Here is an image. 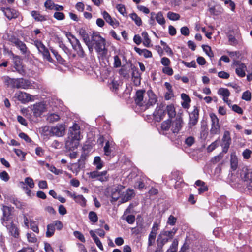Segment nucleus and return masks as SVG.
<instances>
[{
    "instance_id": "4",
    "label": "nucleus",
    "mask_w": 252,
    "mask_h": 252,
    "mask_svg": "<svg viewBox=\"0 0 252 252\" xmlns=\"http://www.w3.org/2000/svg\"><path fill=\"white\" fill-rule=\"evenodd\" d=\"M3 216L1 218V222L3 226H7L8 221H12L13 212L14 208L3 205L2 208Z\"/></svg>"
},
{
    "instance_id": "37",
    "label": "nucleus",
    "mask_w": 252,
    "mask_h": 252,
    "mask_svg": "<svg viewBox=\"0 0 252 252\" xmlns=\"http://www.w3.org/2000/svg\"><path fill=\"white\" fill-rule=\"evenodd\" d=\"M74 200L76 202L80 204L82 206L86 205V199L82 195H76V197H74Z\"/></svg>"
},
{
    "instance_id": "58",
    "label": "nucleus",
    "mask_w": 252,
    "mask_h": 252,
    "mask_svg": "<svg viewBox=\"0 0 252 252\" xmlns=\"http://www.w3.org/2000/svg\"><path fill=\"white\" fill-rule=\"evenodd\" d=\"M19 136L24 139L26 142L30 143L32 142L31 139L25 133L21 132L19 134Z\"/></svg>"
},
{
    "instance_id": "45",
    "label": "nucleus",
    "mask_w": 252,
    "mask_h": 252,
    "mask_svg": "<svg viewBox=\"0 0 252 252\" xmlns=\"http://www.w3.org/2000/svg\"><path fill=\"white\" fill-rule=\"evenodd\" d=\"M89 218L91 221L93 223H95L97 221L98 217L95 212L94 211H91L89 213Z\"/></svg>"
},
{
    "instance_id": "42",
    "label": "nucleus",
    "mask_w": 252,
    "mask_h": 252,
    "mask_svg": "<svg viewBox=\"0 0 252 252\" xmlns=\"http://www.w3.org/2000/svg\"><path fill=\"white\" fill-rule=\"evenodd\" d=\"M112 145V143H110L109 141H107V142L105 143V145L104 147V154L106 156H110L111 153V150L110 149V147Z\"/></svg>"
},
{
    "instance_id": "2",
    "label": "nucleus",
    "mask_w": 252,
    "mask_h": 252,
    "mask_svg": "<svg viewBox=\"0 0 252 252\" xmlns=\"http://www.w3.org/2000/svg\"><path fill=\"white\" fill-rule=\"evenodd\" d=\"M92 44L99 55L102 57H105L107 54V49L105 47V40L99 34L93 33L91 36Z\"/></svg>"
},
{
    "instance_id": "46",
    "label": "nucleus",
    "mask_w": 252,
    "mask_h": 252,
    "mask_svg": "<svg viewBox=\"0 0 252 252\" xmlns=\"http://www.w3.org/2000/svg\"><path fill=\"white\" fill-rule=\"evenodd\" d=\"M23 185H25V184H27L29 186L30 188H33L34 187V183L33 182V180L32 178L30 177H27L25 179V182H22L21 183Z\"/></svg>"
},
{
    "instance_id": "30",
    "label": "nucleus",
    "mask_w": 252,
    "mask_h": 252,
    "mask_svg": "<svg viewBox=\"0 0 252 252\" xmlns=\"http://www.w3.org/2000/svg\"><path fill=\"white\" fill-rule=\"evenodd\" d=\"M79 33L82 37L83 40L85 43H88L90 41L88 34L86 32L85 30L81 29L79 31Z\"/></svg>"
},
{
    "instance_id": "60",
    "label": "nucleus",
    "mask_w": 252,
    "mask_h": 252,
    "mask_svg": "<svg viewBox=\"0 0 252 252\" xmlns=\"http://www.w3.org/2000/svg\"><path fill=\"white\" fill-rule=\"evenodd\" d=\"M162 72L168 75H172L173 73V69L168 66L163 67L162 69Z\"/></svg>"
},
{
    "instance_id": "41",
    "label": "nucleus",
    "mask_w": 252,
    "mask_h": 252,
    "mask_svg": "<svg viewBox=\"0 0 252 252\" xmlns=\"http://www.w3.org/2000/svg\"><path fill=\"white\" fill-rule=\"evenodd\" d=\"M14 68L19 73L22 74L24 73V70L21 64V62L19 60H16L14 62Z\"/></svg>"
},
{
    "instance_id": "20",
    "label": "nucleus",
    "mask_w": 252,
    "mask_h": 252,
    "mask_svg": "<svg viewBox=\"0 0 252 252\" xmlns=\"http://www.w3.org/2000/svg\"><path fill=\"white\" fill-rule=\"evenodd\" d=\"M5 226L9 230V233L11 234L12 236L15 238H17L18 237V229L12 221L8 222L7 225Z\"/></svg>"
},
{
    "instance_id": "48",
    "label": "nucleus",
    "mask_w": 252,
    "mask_h": 252,
    "mask_svg": "<svg viewBox=\"0 0 252 252\" xmlns=\"http://www.w3.org/2000/svg\"><path fill=\"white\" fill-rule=\"evenodd\" d=\"M116 8L118 11L124 16L126 17L127 16V13L125 8V7L123 4H118L116 6Z\"/></svg>"
},
{
    "instance_id": "55",
    "label": "nucleus",
    "mask_w": 252,
    "mask_h": 252,
    "mask_svg": "<svg viewBox=\"0 0 252 252\" xmlns=\"http://www.w3.org/2000/svg\"><path fill=\"white\" fill-rule=\"evenodd\" d=\"M150 18L149 20V24L151 26H155L156 25V23L155 22V20H156V18H155V13L154 12H152L150 13Z\"/></svg>"
},
{
    "instance_id": "22",
    "label": "nucleus",
    "mask_w": 252,
    "mask_h": 252,
    "mask_svg": "<svg viewBox=\"0 0 252 252\" xmlns=\"http://www.w3.org/2000/svg\"><path fill=\"white\" fill-rule=\"evenodd\" d=\"M2 80L4 84L7 87L15 88L16 79L11 78L8 76H4L2 77Z\"/></svg>"
},
{
    "instance_id": "44",
    "label": "nucleus",
    "mask_w": 252,
    "mask_h": 252,
    "mask_svg": "<svg viewBox=\"0 0 252 252\" xmlns=\"http://www.w3.org/2000/svg\"><path fill=\"white\" fill-rule=\"evenodd\" d=\"M203 51L210 58L214 56L213 52L211 50V47L208 45H203L202 46Z\"/></svg>"
},
{
    "instance_id": "14",
    "label": "nucleus",
    "mask_w": 252,
    "mask_h": 252,
    "mask_svg": "<svg viewBox=\"0 0 252 252\" xmlns=\"http://www.w3.org/2000/svg\"><path fill=\"white\" fill-rule=\"evenodd\" d=\"M45 105L42 102L36 103L34 104L32 109L33 114L35 117L40 116L42 113L45 111Z\"/></svg>"
},
{
    "instance_id": "28",
    "label": "nucleus",
    "mask_w": 252,
    "mask_h": 252,
    "mask_svg": "<svg viewBox=\"0 0 252 252\" xmlns=\"http://www.w3.org/2000/svg\"><path fill=\"white\" fill-rule=\"evenodd\" d=\"M165 111L167 112L170 118H174L176 116V111L174 106L171 104L166 106Z\"/></svg>"
},
{
    "instance_id": "19",
    "label": "nucleus",
    "mask_w": 252,
    "mask_h": 252,
    "mask_svg": "<svg viewBox=\"0 0 252 252\" xmlns=\"http://www.w3.org/2000/svg\"><path fill=\"white\" fill-rule=\"evenodd\" d=\"M134 192L132 189H127L126 192H123L121 200L119 202L121 203L126 202L130 200L134 196Z\"/></svg>"
},
{
    "instance_id": "8",
    "label": "nucleus",
    "mask_w": 252,
    "mask_h": 252,
    "mask_svg": "<svg viewBox=\"0 0 252 252\" xmlns=\"http://www.w3.org/2000/svg\"><path fill=\"white\" fill-rule=\"evenodd\" d=\"M65 127L63 124H58L55 126L51 127L49 130L50 133L52 136L61 137L65 133Z\"/></svg>"
},
{
    "instance_id": "9",
    "label": "nucleus",
    "mask_w": 252,
    "mask_h": 252,
    "mask_svg": "<svg viewBox=\"0 0 252 252\" xmlns=\"http://www.w3.org/2000/svg\"><path fill=\"white\" fill-rule=\"evenodd\" d=\"M199 109L196 106L194 107L193 111L189 114V121L188 123V127L189 129L195 126L198 121Z\"/></svg>"
},
{
    "instance_id": "47",
    "label": "nucleus",
    "mask_w": 252,
    "mask_h": 252,
    "mask_svg": "<svg viewBox=\"0 0 252 252\" xmlns=\"http://www.w3.org/2000/svg\"><path fill=\"white\" fill-rule=\"evenodd\" d=\"M27 238L28 242L30 243H35L37 240L35 235L32 233H28Z\"/></svg>"
},
{
    "instance_id": "52",
    "label": "nucleus",
    "mask_w": 252,
    "mask_h": 252,
    "mask_svg": "<svg viewBox=\"0 0 252 252\" xmlns=\"http://www.w3.org/2000/svg\"><path fill=\"white\" fill-rule=\"evenodd\" d=\"M53 17L58 20H62L65 18L64 14L60 12H55Z\"/></svg>"
},
{
    "instance_id": "64",
    "label": "nucleus",
    "mask_w": 252,
    "mask_h": 252,
    "mask_svg": "<svg viewBox=\"0 0 252 252\" xmlns=\"http://www.w3.org/2000/svg\"><path fill=\"white\" fill-rule=\"evenodd\" d=\"M181 33L182 35L185 36H188L189 34V29L186 27H183L181 28Z\"/></svg>"
},
{
    "instance_id": "43",
    "label": "nucleus",
    "mask_w": 252,
    "mask_h": 252,
    "mask_svg": "<svg viewBox=\"0 0 252 252\" xmlns=\"http://www.w3.org/2000/svg\"><path fill=\"white\" fill-rule=\"evenodd\" d=\"M218 94L223 96V98L228 97L230 95V92L227 89L220 88L218 91Z\"/></svg>"
},
{
    "instance_id": "56",
    "label": "nucleus",
    "mask_w": 252,
    "mask_h": 252,
    "mask_svg": "<svg viewBox=\"0 0 252 252\" xmlns=\"http://www.w3.org/2000/svg\"><path fill=\"white\" fill-rule=\"evenodd\" d=\"M252 151L248 149H245L242 153V155L244 158L248 159L251 156Z\"/></svg>"
},
{
    "instance_id": "32",
    "label": "nucleus",
    "mask_w": 252,
    "mask_h": 252,
    "mask_svg": "<svg viewBox=\"0 0 252 252\" xmlns=\"http://www.w3.org/2000/svg\"><path fill=\"white\" fill-rule=\"evenodd\" d=\"M142 36L144 39L143 45L147 47H149L150 45L151 40L149 37L148 33L146 32H143L142 33Z\"/></svg>"
},
{
    "instance_id": "23",
    "label": "nucleus",
    "mask_w": 252,
    "mask_h": 252,
    "mask_svg": "<svg viewBox=\"0 0 252 252\" xmlns=\"http://www.w3.org/2000/svg\"><path fill=\"white\" fill-rule=\"evenodd\" d=\"M223 8L220 5H216L209 8V12L215 15H218L223 12Z\"/></svg>"
},
{
    "instance_id": "21",
    "label": "nucleus",
    "mask_w": 252,
    "mask_h": 252,
    "mask_svg": "<svg viewBox=\"0 0 252 252\" xmlns=\"http://www.w3.org/2000/svg\"><path fill=\"white\" fill-rule=\"evenodd\" d=\"M85 162L84 159H79L76 163H72L71 166V170L76 174L80 172L81 169L84 167Z\"/></svg>"
},
{
    "instance_id": "59",
    "label": "nucleus",
    "mask_w": 252,
    "mask_h": 252,
    "mask_svg": "<svg viewBox=\"0 0 252 252\" xmlns=\"http://www.w3.org/2000/svg\"><path fill=\"white\" fill-rule=\"evenodd\" d=\"M228 41L229 44L231 45L235 46L238 44V41L234 36L232 35L228 36Z\"/></svg>"
},
{
    "instance_id": "50",
    "label": "nucleus",
    "mask_w": 252,
    "mask_h": 252,
    "mask_svg": "<svg viewBox=\"0 0 252 252\" xmlns=\"http://www.w3.org/2000/svg\"><path fill=\"white\" fill-rule=\"evenodd\" d=\"M51 224L53 225L54 228L56 227L57 230H60L63 228V225L62 222L59 220L53 221Z\"/></svg>"
},
{
    "instance_id": "40",
    "label": "nucleus",
    "mask_w": 252,
    "mask_h": 252,
    "mask_svg": "<svg viewBox=\"0 0 252 252\" xmlns=\"http://www.w3.org/2000/svg\"><path fill=\"white\" fill-rule=\"evenodd\" d=\"M30 228L34 232L38 233L39 232L37 223L32 220L30 221Z\"/></svg>"
},
{
    "instance_id": "36",
    "label": "nucleus",
    "mask_w": 252,
    "mask_h": 252,
    "mask_svg": "<svg viewBox=\"0 0 252 252\" xmlns=\"http://www.w3.org/2000/svg\"><path fill=\"white\" fill-rule=\"evenodd\" d=\"M103 17L105 20V21L108 23L111 26H113L114 25V22L112 19L111 16L106 11H104L102 13Z\"/></svg>"
},
{
    "instance_id": "39",
    "label": "nucleus",
    "mask_w": 252,
    "mask_h": 252,
    "mask_svg": "<svg viewBox=\"0 0 252 252\" xmlns=\"http://www.w3.org/2000/svg\"><path fill=\"white\" fill-rule=\"evenodd\" d=\"M94 164L96 166L98 170L101 169L103 166V163L99 157H95L94 160Z\"/></svg>"
},
{
    "instance_id": "18",
    "label": "nucleus",
    "mask_w": 252,
    "mask_h": 252,
    "mask_svg": "<svg viewBox=\"0 0 252 252\" xmlns=\"http://www.w3.org/2000/svg\"><path fill=\"white\" fill-rule=\"evenodd\" d=\"M16 96L18 100L23 103H25L32 100V95L25 92L19 91L16 93Z\"/></svg>"
},
{
    "instance_id": "63",
    "label": "nucleus",
    "mask_w": 252,
    "mask_h": 252,
    "mask_svg": "<svg viewBox=\"0 0 252 252\" xmlns=\"http://www.w3.org/2000/svg\"><path fill=\"white\" fill-rule=\"evenodd\" d=\"M176 220H177L176 218H175V217H174L172 215H170L168 219L167 223L170 225L173 226V225H175V224L176 222Z\"/></svg>"
},
{
    "instance_id": "51",
    "label": "nucleus",
    "mask_w": 252,
    "mask_h": 252,
    "mask_svg": "<svg viewBox=\"0 0 252 252\" xmlns=\"http://www.w3.org/2000/svg\"><path fill=\"white\" fill-rule=\"evenodd\" d=\"M73 234L76 238H78L81 242H84L85 241V239L84 235L79 231H75L73 232Z\"/></svg>"
},
{
    "instance_id": "38",
    "label": "nucleus",
    "mask_w": 252,
    "mask_h": 252,
    "mask_svg": "<svg viewBox=\"0 0 252 252\" xmlns=\"http://www.w3.org/2000/svg\"><path fill=\"white\" fill-rule=\"evenodd\" d=\"M60 116L58 114L55 113L50 114L47 117V120L50 123L57 122L60 119Z\"/></svg>"
},
{
    "instance_id": "24",
    "label": "nucleus",
    "mask_w": 252,
    "mask_h": 252,
    "mask_svg": "<svg viewBox=\"0 0 252 252\" xmlns=\"http://www.w3.org/2000/svg\"><path fill=\"white\" fill-rule=\"evenodd\" d=\"M246 66L244 63L240 64L236 68L235 72L238 76L240 77H243L245 76V69Z\"/></svg>"
},
{
    "instance_id": "61",
    "label": "nucleus",
    "mask_w": 252,
    "mask_h": 252,
    "mask_svg": "<svg viewBox=\"0 0 252 252\" xmlns=\"http://www.w3.org/2000/svg\"><path fill=\"white\" fill-rule=\"evenodd\" d=\"M124 186L121 185H118L113 189V190L121 195H122V191L124 189Z\"/></svg>"
},
{
    "instance_id": "25",
    "label": "nucleus",
    "mask_w": 252,
    "mask_h": 252,
    "mask_svg": "<svg viewBox=\"0 0 252 252\" xmlns=\"http://www.w3.org/2000/svg\"><path fill=\"white\" fill-rule=\"evenodd\" d=\"M18 48L23 54H26L28 51V48L26 44L20 40L14 45Z\"/></svg>"
},
{
    "instance_id": "53",
    "label": "nucleus",
    "mask_w": 252,
    "mask_h": 252,
    "mask_svg": "<svg viewBox=\"0 0 252 252\" xmlns=\"http://www.w3.org/2000/svg\"><path fill=\"white\" fill-rule=\"evenodd\" d=\"M242 99L246 101H250L251 99V94L249 91H246L243 93Z\"/></svg>"
},
{
    "instance_id": "34",
    "label": "nucleus",
    "mask_w": 252,
    "mask_h": 252,
    "mask_svg": "<svg viewBox=\"0 0 252 252\" xmlns=\"http://www.w3.org/2000/svg\"><path fill=\"white\" fill-rule=\"evenodd\" d=\"M167 17L172 21H177L180 18V16L179 14L171 11H169L167 13Z\"/></svg>"
},
{
    "instance_id": "31",
    "label": "nucleus",
    "mask_w": 252,
    "mask_h": 252,
    "mask_svg": "<svg viewBox=\"0 0 252 252\" xmlns=\"http://www.w3.org/2000/svg\"><path fill=\"white\" fill-rule=\"evenodd\" d=\"M129 17L134 21L135 24L138 26L142 25V20L140 17H139L135 13H131L129 15Z\"/></svg>"
},
{
    "instance_id": "7",
    "label": "nucleus",
    "mask_w": 252,
    "mask_h": 252,
    "mask_svg": "<svg viewBox=\"0 0 252 252\" xmlns=\"http://www.w3.org/2000/svg\"><path fill=\"white\" fill-rule=\"evenodd\" d=\"M241 176L246 186V190L252 195V171L247 170L244 172V175Z\"/></svg>"
},
{
    "instance_id": "49",
    "label": "nucleus",
    "mask_w": 252,
    "mask_h": 252,
    "mask_svg": "<svg viewBox=\"0 0 252 252\" xmlns=\"http://www.w3.org/2000/svg\"><path fill=\"white\" fill-rule=\"evenodd\" d=\"M114 67L115 68H118L121 66V59L118 55L114 56Z\"/></svg>"
},
{
    "instance_id": "5",
    "label": "nucleus",
    "mask_w": 252,
    "mask_h": 252,
    "mask_svg": "<svg viewBox=\"0 0 252 252\" xmlns=\"http://www.w3.org/2000/svg\"><path fill=\"white\" fill-rule=\"evenodd\" d=\"M34 44L37 48L39 52L42 55L44 60H46L49 62H52L53 60L50 56L48 49L41 41L36 40L34 41Z\"/></svg>"
},
{
    "instance_id": "10",
    "label": "nucleus",
    "mask_w": 252,
    "mask_h": 252,
    "mask_svg": "<svg viewBox=\"0 0 252 252\" xmlns=\"http://www.w3.org/2000/svg\"><path fill=\"white\" fill-rule=\"evenodd\" d=\"M222 142L221 146L222 147V151L226 153L227 152L231 143V139L229 131H225L224 132L223 137L222 138Z\"/></svg>"
},
{
    "instance_id": "15",
    "label": "nucleus",
    "mask_w": 252,
    "mask_h": 252,
    "mask_svg": "<svg viewBox=\"0 0 252 252\" xmlns=\"http://www.w3.org/2000/svg\"><path fill=\"white\" fill-rule=\"evenodd\" d=\"M31 85V82L28 80L22 78L16 79L15 88L27 89Z\"/></svg>"
},
{
    "instance_id": "26",
    "label": "nucleus",
    "mask_w": 252,
    "mask_h": 252,
    "mask_svg": "<svg viewBox=\"0 0 252 252\" xmlns=\"http://www.w3.org/2000/svg\"><path fill=\"white\" fill-rule=\"evenodd\" d=\"M155 18L157 22L160 25H164L165 23V20L163 16V13L161 12H158L155 13Z\"/></svg>"
},
{
    "instance_id": "29",
    "label": "nucleus",
    "mask_w": 252,
    "mask_h": 252,
    "mask_svg": "<svg viewBox=\"0 0 252 252\" xmlns=\"http://www.w3.org/2000/svg\"><path fill=\"white\" fill-rule=\"evenodd\" d=\"M230 165L231 168L232 170L235 171L238 166V159L236 155L231 154L230 157Z\"/></svg>"
},
{
    "instance_id": "1",
    "label": "nucleus",
    "mask_w": 252,
    "mask_h": 252,
    "mask_svg": "<svg viewBox=\"0 0 252 252\" xmlns=\"http://www.w3.org/2000/svg\"><path fill=\"white\" fill-rule=\"evenodd\" d=\"M70 136L67 140L65 145L69 150H72L74 147L77 148L78 145V141L80 139V126L74 124L73 126L70 128Z\"/></svg>"
},
{
    "instance_id": "57",
    "label": "nucleus",
    "mask_w": 252,
    "mask_h": 252,
    "mask_svg": "<svg viewBox=\"0 0 252 252\" xmlns=\"http://www.w3.org/2000/svg\"><path fill=\"white\" fill-rule=\"evenodd\" d=\"M0 178L3 181L7 182L9 179V176L6 171H3L0 173Z\"/></svg>"
},
{
    "instance_id": "12",
    "label": "nucleus",
    "mask_w": 252,
    "mask_h": 252,
    "mask_svg": "<svg viewBox=\"0 0 252 252\" xmlns=\"http://www.w3.org/2000/svg\"><path fill=\"white\" fill-rule=\"evenodd\" d=\"M69 35L71 36L73 39H74V42L72 43V46L73 49L76 51L78 55L81 57H84L85 56V52L83 49V48L81 45V43L79 40L77 39L74 35L71 33Z\"/></svg>"
},
{
    "instance_id": "17",
    "label": "nucleus",
    "mask_w": 252,
    "mask_h": 252,
    "mask_svg": "<svg viewBox=\"0 0 252 252\" xmlns=\"http://www.w3.org/2000/svg\"><path fill=\"white\" fill-rule=\"evenodd\" d=\"M145 91L144 90H139L136 91L135 96V103L139 106H144L145 101H143L144 95Z\"/></svg>"
},
{
    "instance_id": "33",
    "label": "nucleus",
    "mask_w": 252,
    "mask_h": 252,
    "mask_svg": "<svg viewBox=\"0 0 252 252\" xmlns=\"http://www.w3.org/2000/svg\"><path fill=\"white\" fill-rule=\"evenodd\" d=\"M55 229L53 225L50 223L47 226V231L46 232V236L47 237H51L55 233Z\"/></svg>"
},
{
    "instance_id": "11",
    "label": "nucleus",
    "mask_w": 252,
    "mask_h": 252,
    "mask_svg": "<svg viewBox=\"0 0 252 252\" xmlns=\"http://www.w3.org/2000/svg\"><path fill=\"white\" fill-rule=\"evenodd\" d=\"M183 124V121L181 115H177L176 119L172 123L171 131L174 133H177L181 129Z\"/></svg>"
},
{
    "instance_id": "13",
    "label": "nucleus",
    "mask_w": 252,
    "mask_h": 252,
    "mask_svg": "<svg viewBox=\"0 0 252 252\" xmlns=\"http://www.w3.org/2000/svg\"><path fill=\"white\" fill-rule=\"evenodd\" d=\"M147 94L148 96V100L147 102L145 101L144 104L145 109L149 108L151 106H153L157 103L158 101L157 98L155 94L153 93V92L152 90H148L147 92Z\"/></svg>"
},
{
    "instance_id": "6",
    "label": "nucleus",
    "mask_w": 252,
    "mask_h": 252,
    "mask_svg": "<svg viewBox=\"0 0 252 252\" xmlns=\"http://www.w3.org/2000/svg\"><path fill=\"white\" fill-rule=\"evenodd\" d=\"M210 117L211 121V134H219L220 132V126L219 118L215 114L213 113L210 114Z\"/></svg>"
},
{
    "instance_id": "27",
    "label": "nucleus",
    "mask_w": 252,
    "mask_h": 252,
    "mask_svg": "<svg viewBox=\"0 0 252 252\" xmlns=\"http://www.w3.org/2000/svg\"><path fill=\"white\" fill-rule=\"evenodd\" d=\"M31 15L32 17L37 21H43L46 20V18L44 16L40 14L39 12L36 11H32Z\"/></svg>"
},
{
    "instance_id": "35",
    "label": "nucleus",
    "mask_w": 252,
    "mask_h": 252,
    "mask_svg": "<svg viewBox=\"0 0 252 252\" xmlns=\"http://www.w3.org/2000/svg\"><path fill=\"white\" fill-rule=\"evenodd\" d=\"M171 121L170 119L163 121L161 124V129L164 131L169 130V128H171Z\"/></svg>"
},
{
    "instance_id": "62",
    "label": "nucleus",
    "mask_w": 252,
    "mask_h": 252,
    "mask_svg": "<svg viewBox=\"0 0 252 252\" xmlns=\"http://www.w3.org/2000/svg\"><path fill=\"white\" fill-rule=\"evenodd\" d=\"M186 145L191 146L194 143V138L192 136L187 137L185 141Z\"/></svg>"
},
{
    "instance_id": "16",
    "label": "nucleus",
    "mask_w": 252,
    "mask_h": 252,
    "mask_svg": "<svg viewBox=\"0 0 252 252\" xmlns=\"http://www.w3.org/2000/svg\"><path fill=\"white\" fill-rule=\"evenodd\" d=\"M0 10L9 20L18 17L19 13L16 10L10 8L1 7Z\"/></svg>"
},
{
    "instance_id": "54",
    "label": "nucleus",
    "mask_w": 252,
    "mask_h": 252,
    "mask_svg": "<svg viewBox=\"0 0 252 252\" xmlns=\"http://www.w3.org/2000/svg\"><path fill=\"white\" fill-rule=\"evenodd\" d=\"M55 3L51 0H47L44 3L45 7L49 9H53L55 7Z\"/></svg>"
},
{
    "instance_id": "3",
    "label": "nucleus",
    "mask_w": 252,
    "mask_h": 252,
    "mask_svg": "<svg viewBox=\"0 0 252 252\" xmlns=\"http://www.w3.org/2000/svg\"><path fill=\"white\" fill-rule=\"evenodd\" d=\"M177 228H174L170 231L163 230L158 235L157 242L158 248L162 250L163 246L169 240L172 239L177 232Z\"/></svg>"
}]
</instances>
